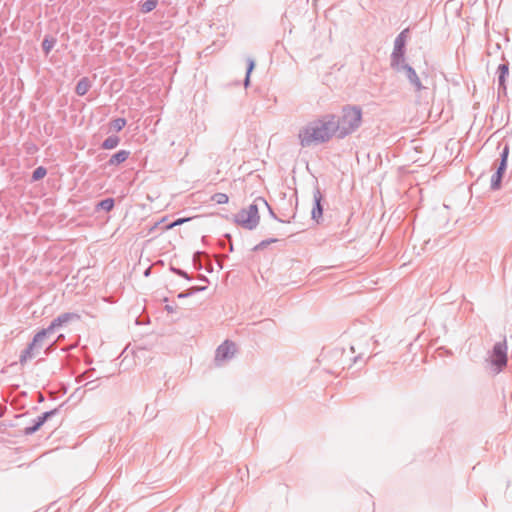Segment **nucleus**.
I'll use <instances>...</instances> for the list:
<instances>
[{"label": "nucleus", "instance_id": "obj_1", "mask_svg": "<svg viewBox=\"0 0 512 512\" xmlns=\"http://www.w3.org/2000/svg\"><path fill=\"white\" fill-rule=\"evenodd\" d=\"M334 124V114H326L319 119L309 122L298 134L300 145L309 147L312 144L328 142L332 137L337 138Z\"/></svg>", "mask_w": 512, "mask_h": 512}, {"label": "nucleus", "instance_id": "obj_2", "mask_svg": "<svg viewBox=\"0 0 512 512\" xmlns=\"http://www.w3.org/2000/svg\"><path fill=\"white\" fill-rule=\"evenodd\" d=\"M337 138L344 139L359 129L362 124V110L359 106L345 105L340 115H334Z\"/></svg>", "mask_w": 512, "mask_h": 512}, {"label": "nucleus", "instance_id": "obj_3", "mask_svg": "<svg viewBox=\"0 0 512 512\" xmlns=\"http://www.w3.org/2000/svg\"><path fill=\"white\" fill-rule=\"evenodd\" d=\"M391 68L397 73H403L412 86L416 94V102L419 105H428L432 98V93L429 88L424 86L416 73L415 69L409 65L406 61L399 63V65L391 66Z\"/></svg>", "mask_w": 512, "mask_h": 512}, {"label": "nucleus", "instance_id": "obj_4", "mask_svg": "<svg viewBox=\"0 0 512 512\" xmlns=\"http://www.w3.org/2000/svg\"><path fill=\"white\" fill-rule=\"evenodd\" d=\"M267 205V201L263 197H257L252 204L246 209L240 210L234 218V221L247 230H254L260 220L259 205Z\"/></svg>", "mask_w": 512, "mask_h": 512}, {"label": "nucleus", "instance_id": "obj_5", "mask_svg": "<svg viewBox=\"0 0 512 512\" xmlns=\"http://www.w3.org/2000/svg\"><path fill=\"white\" fill-rule=\"evenodd\" d=\"M507 343L504 339L501 342H497L494 344L489 359L487 360L491 365L492 372L494 374H499L504 367L507 365Z\"/></svg>", "mask_w": 512, "mask_h": 512}, {"label": "nucleus", "instance_id": "obj_6", "mask_svg": "<svg viewBox=\"0 0 512 512\" xmlns=\"http://www.w3.org/2000/svg\"><path fill=\"white\" fill-rule=\"evenodd\" d=\"M236 351L235 343L229 340H225L221 345L218 346L215 352V362L220 365L222 362L233 358Z\"/></svg>", "mask_w": 512, "mask_h": 512}, {"label": "nucleus", "instance_id": "obj_7", "mask_svg": "<svg viewBox=\"0 0 512 512\" xmlns=\"http://www.w3.org/2000/svg\"><path fill=\"white\" fill-rule=\"evenodd\" d=\"M405 45H406V42H405V40L402 39L401 36H397L395 38L393 51L390 56V67L399 65V63L406 61Z\"/></svg>", "mask_w": 512, "mask_h": 512}, {"label": "nucleus", "instance_id": "obj_8", "mask_svg": "<svg viewBox=\"0 0 512 512\" xmlns=\"http://www.w3.org/2000/svg\"><path fill=\"white\" fill-rule=\"evenodd\" d=\"M497 74H498L497 93H498V97H501L502 95H506V93H507L506 78L509 75L508 61H505V62L499 64V66L497 68Z\"/></svg>", "mask_w": 512, "mask_h": 512}, {"label": "nucleus", "instance_id": "obj_9", "mask_svg": "<svg viewBox=\"0 0 512 512\" xmlns=\"http://www.w3.org/2000/svg\"><path fill=\"white\" fill-rule=\"evenodd\" d=\"M323 196L320 192V189L316 187V189L313 192V201L314 205L311 211L312 219L315 220L317 223H320V220L323 216V205H322Z\"/></svg>", "mask_w": 512, "mask_h": 512}, {"label": "nucleus", "instance_id": "obj_10", "mask_svg": "<svg viewBox=\"0 0 512 512\" xmlns=\"http://www.w3.org/2000/svg\"><path fill=\"white\" fill-rule=\"evenodd\" d=\"M79 318H80V316L76 313H72V312L63 313V314L59 315L58 317H56L55 319H53V321L49 325V330H52V332H54L57 328L65 325L73 320H78Z\"/></svg>", "mask_w": 512, "mask_h": 512}, {"label": "nucleus", "instance_id": "obj_11", "mask_svg": "<svg viewBox=\"0 0 512 512\" xmlns=\"http://www.w3.org/2000/svg\"><path fill=\"white\" fill-rule=\"evenodd\" d=\"M505 171H506V167H503L500 165L497 166L495 173L491 177V182H490L491 190L496 191V190L500 189L501 183H502V178H503Z\"/></svg>", "mask_w": 512, "mask_h": 512}, {"label": "nucleus", "instance_id": "obj_12", "mask_svg": "<svg viewBox=\"0 0 512 512\" xmlns=\"http://www.w3.org/2000/svg\"><path fill=\"white\" fill-rule=\"evenodd\" d=\"M129 155L130 151L119 150L110 157V159L107 161V166H118L125 162L129 158Z\"/></svg>", "mask_w": 512, "mask_h": 512}, {"label": "nucleus", "instance_id": "obj_13", "mask_svg": "<svg viewBox=\"0 0 512 512\" xmlns=\"http://www.w3.org/2000/svg\"><path fill=\"white\" fill-rule=\"evenodd\" d=\"M91 87V81L88 77H82L76 84L75 93L84 96Z\"/></svg>", "mask_w": 512, "mask_h": 512}, {"label": "nucleus", "instance_id": "obj_14", "mask_svg": "<svg viewBox=\"0 0 512 512\" xmlns=\"http://www.w3.org/2000/svg\"><path fill=\"white\" fill-rule=\"evenodd\" d=\"M37 348V345L33 342L29 343L28 346L22 351L20 355V363L24 364L29 359H32L34 357V349Z\"/></svg>", "mask_w": 512, "mask_h": 512}, {"label": "nucleus", "instance_id": "obj_15", "mask_svg": "<svg viewBox=\"0 0 512 512\" xmlns=\"http://www.w3.org/2000/svg\"><path fill=\"white\" fill-rule=\"evenodd\" d=\"M120 143V138L117 135H110L101 144V148L105 150H111L116 148Z\"/></svg>", "mask_w": 512, "mask_h": 512}, {"label": "nucleus", "instance_id": "obj_16", "mask_svg": "<svg viewBox=\"0 0 512 512\" xmlns=\"http://www.w3.org/2000/svg\"><path fill=\"white\" fill-rule=\"evenodd\" d=\"M499 148H501L500 151V159L498 165L506 167L507 168V160L510 152V147L508 143L499 144Z\"/></svg>", "mask_w": 512, "mask_h": 512}, {"label": "nucleus", "instance_id": "obj_17", "mask_svg": "<svg viewBox=\"0 0 512 512\" xmlns=\"http://www.w3.org/2000/svg\"><path fill=\"white\" fill-rule=\"evenodd\" d=\"M126 119L125 118H116V119H113L110 123H109V132L111 131H114V132H120L125 126H126Z\"/></svg>", "mask_w": 512, "mask_h": 512}, {"label": "nucleus", "instance_id": "obj_18", "mask_svg": "<svg viewBox=\"0 0 512 512\" xmlns=\"http://www.w3.org/2000/svg\"><path fill=\"white\" fill-rule=\"evenodd\" d=\"M56 42H57L56 38H54L52 36H48V35L45 36V38L42 41V49H43V52L45 53V55H48L51 52V50L54 48Z\"/></svg>", "mask_w": 512, "mask_h": 512}, {"label": "nucleus", "instance_id": "obj_19", "mask_svg": "<svg viewBox=\"0 0 512 512\" xmlns=\"http://www.w3.org/2000/svg\"><path fill=\"white\" fill-rule=\"evenodd\" d=\"M115 200L113 198H105L96 205V210L111 211L114 208Z\"/></svg>", "mask_w": 512, "mask_h": 512}, {"label": "nucleus", "instance_id": "obj_20", "mask_svg": "<svg viewBox=\"0 0 512 512\" xmlns=\"http://www.w3.org/2000/svg\"><path fill=\"white\" fill-rule=\"evenodd\" d=\"M52 333V330H49V326L45 329H42L40 330L39 332H37L34 337H33V340L32 342L34 344L37 345V348H40L41 347V342L46 338V336L48 334Z\"/></svg>", "mask_w": 512, "mask_h": 512}, {"label": "nucleus", "instance_id": "obj_21", "mask_svg": "<svg viewBox=\"0 0 512 512\" xmlns=\"http://www.w3.org/2000/svg\"><path fill=\"white\" fill-rule=\"evenodd\" d=\"M158 5V0H146L141 3L140 11L142 13H149L153 11Z\"/></svg>", "mask_w": 512, "mask_h": 512}, {"label": "nucleus", "instance_id": "obj_22", "mask_svg": "<svg viewBox=\"0 0 512 512\" xmlns=\"http://www.w3.org/2000/svg\"><path fill=\"white\" fill-rule=\"evenodd\" d=\"M254 68H255V61H254V59L248 58L247 59L246 75H245V79H244L245 87H248L249 84H250V75H251L252 71L254 70Z\"/></svg>", "mask_w": 512, "mask_h": 512}, {"label": "nucleus", "instance_id": "obj_23", "mask_svg": "<svg viewBox=\"0 0 512 512\" xmlns=\"http://www.w3.org/2000/svg\"><path fill=\"white\" fill-rule=\"evenodd\" d=\"M47 174V169L43 166L37 167L33 172L31 176L32 181H39L42 178H44Z\"/></svg>", "mask_w": 512, "mask_h": 512}, {"label": "nucleus", "instance_id": "obj_24", "mask_svg": "<svg viewBox=\"0 0 512 512\" xmlns=\"http://www.w3.org/2000/svg\"><path fill=\"white\" fill-rule=\"evenodd\" d=\"M278 242L277 238H269L266 240H262L260 243H258L256 246H254L253 251H260L268 247V245L272 243Z\"/></svg>", "mask_w": 512, "mask_h": 512}, {"label": "nucleus", "instance_id": "obj_25", "mask_svg": "<svg viewBox=\"0 0 512 512\" xmlns=\"http://www.w3.org/2000/svg\"><path fill=\"white\" fill-rule=\"evenodd\" d=\"M212 200L217 204H226L229 201V197L225 193H215L212 196Z\"/></svg>", "mask_w": 512, "mask_h": 512}, {"label": "nucleus", "instance_id": "obj_26", "mask_svg": "<svg viewBox=\"0 0 512 512\" xmlns=\"http://www.w3.org/2000/svg\"><path fill=\"white\" fill-rule=\"evenodd\" d=\"M41 426L37 423L36 419L33 420V425L26 427L23 431L24 435L29 436L37 432Z\"/></svg>", "mask_w": 512, "mask_h": 512}, {"label": "nucleus", "instance_id": "obj_27", "mask_svg": "<svg viewBox=\"0 0 512 512\" xmlns=\"http://www.w3.org/2000/svg\"><path fill=\"white\" fill-rule=\"evenodd\" d=\"M94 373H95V368H90V369L86 370L85 372H83L81 375H79L76 378V381L78 383H80V382H82L85 379L93 377Z\"/></svg>", "mask_w": 512, "mask_h": 512}, {"label": "nucleus", "instance_id": "obj_28", "mask_svg": "<svg viewBox=\"0 0 512 512\" xmlns=\"http://www.w3.org/2000/svg\"><path fill=\"white\" fill-rule=\"evenodd\" d=\"M170 269L173 273H175L176 275H178L180 277L185 278L188 281H190L192 279L191 276L186 271H184L180 268H176V267L172 266Z\"/></svg>", "mask_w": 512, "mask_h": 512}, {"label": "nucleus", "instance_id": "obj_29", "mask_svg": "<svg viewBox=\"0 0 512 512\" xmlns=\"http://www.w3.org/2000/svg\"><path fill=\"white\" fill-rule=\"evenodd\" d=\"M202 256H203V253L200 251H197L193 255V264L196 269H199V270L202 269V264L200 262V257H202Z\"/></svg>", "mask_w": 512, "mask_h": 512}, {"label": "nucleus", "instance_id": "obj_30", "mask_svg": "<svg viewBox=\"0 0 512 512\" xmlns=\"http://www.w3.org/2000/svg\"><path fill=\"white\" fill-rule=\"evenodd\" d=\"M59 412V409L58 408H55V409H52L50 411H46L44 413H42V416L44 417L45 421H47L48 419H50L51 417L55 416L56 414H58Z\"/></svg>", "mask_w": 512, "mask_h": 512}, {"label": "nucleus", "instance_id": "obj_31", "mask_svg": "<svg viewBox=\"0 0 512 512\" xmlns=\"http://www.w3.org/2000/svg\"><path fill=\"white\" fill-rule=\"evenodd\" d=\"M188 220L189 218H178L175 221H173L170 225H168V228H173L175 226L181 225Z\"/></svg>", "mask_w": 512, "mask_h": 512}, {"label": "nucleus", "instance_id": "obj_32", "mask_svg": "<svg viewBox=\"0 0 512 512\" xmlns=\"http://www.w3.org/2000/svg\"><path fill=\"white\" fill-rule=\"evenodd\" d=\"M206 289H207V286H192V287H190L192 295H194L198 292L205 291Z\"/></svg>", "mask_w": 512, "mask_h": 512}, {"label": "nucleus", "instance_id": "obj_33", "mask_svg": "<svg viewBox=\"0 0 512 512\" xmlns=\"http://www.w3.org/2000/svg\"><path fill=\"white\" fill-rule=\"evenodd\" d=\"M190 296H192V292H191L190 288H189V289H187V290H185V291H183V292H180V293L177 295V297H178L179 299L187 298V297H190Z\"/></svg>", "mask_w": 512, "mask_h": 512}, {"label": "nucleus", "instance_id": "obj_34", "mask_svg": "<svg viewBox=\"0 0 512 512\" xmlns=\"http://www.w3.org/2000/svg\"><path fill=\"white\" fill-rule=\"evenodd\" d=\"M264 206L268 209V211H269V213H270L272 218H274L275 220H277L279 222H283L282 220L278 219V217L276 216V214L274 213L273 209L271 208V206L268 203H267V205H264Z\"/></svg>", "mask_w": 512, "mask_h": 512}, {"label": "nucleus", "instance_id": "obj_35", "mask_svg": "<svg viewBox=\"0 0 512 512\" xmlns=\"http://www.w3.org/2000/svg\"><path fill=\"white\" fill-rule=\"evenodd\" d=\"M36 421H37V423H38L41 427H42V426L45 424V422H46V421H45V419H44V417L42 416V414L36 418Z\"/></svg>", "mask_w": 512, "mask_h": 512}, {"label": "nucleus", "instance_id": "obj_36", "mask_svg": "<svg viewBox=\"0 0 512 512\" xmlns=\"http://www.w3.org/2000/svg\"><path fill=\"white\" fill-rule=\"evenodd\" d=\"M94 383V381H89L87 383H85V387H88L89 390H93L95 389L96 386L92 385Z\"/></svg>", "mask_w": 512, "mask_h": 512}, {"label": "nucleus", "instance_id": "obj_37", "mask_svg": "<svg viewBox=\"0 0 512 512\" xmlns=\"http://www.w3.org/2000/svg\"><path fill=\"white\" fill-rule=\"evenodd\" d=\"M406 33H407V29L400 32L397 36H401L402 39L406 41Z\"/></svg>", "mask_w": 512, "mask_h": 512}, {"label": "nucleus", "instance_id": "obj_38", "mask_svg": "<svg viewBox=\"0 0 512 512\" xmlns=\"http://www.w3.org/2000/svg\"><path fill=\"white\" fill-rule=\"evenodd\" d=\"M165 309H166V311H167L168 313H173V312L175 311V310H174V308H173L172 306H170V305H166V306H165Z\"/></svg>", "mask_w": 512, "mask_h": 512}, {"label": "nucleus", "instance_id": "obj_39", "mask_svg": "<svg viewBox=\"0 0 512 512\" xmlns=\"http://www.w3.org/2000/svg\"><path fill=\"white\" fill-rule=\"evenodd\" d=\"M198 279L201 280V281L208 282V278L206 276H204V275H199Z\"/></svg>", "mask_w": 512, "mask_h": 512}, {"label": "nucleus", "instance_id": "obj_40", "mask_svg": "<svg viewBox=\"0 0 512 512\" xmlns=\"http://www.w3.org/2000/svg\"><path fill=\"white\" fill-rule=\"evenodd\" d=\"M362 354L359 353L357 356L354 357L353 362L357 363L359 359H361Z\"/></svg>", "mask_w": 512, "mask_h": 512}, {"label": "nucleus", "instance_id": "obj_41", "mask_svg": "<svg viewBox=\"0 0 512 512\" xmlns=\"http://www.w3.org/2000/svg\"><path fill=\"white\" fill-rule=\"evenodd\" d=\"M229 251H230V252H232V251H233V245H232V244H230V246H229Z\"/></svg>", "mask_w": 512, "mask_h": 512}, {"label": "nucleus", "instance_id": "obj_42", "mask_svg": "<svg viewBox=\"0 0 512 512\" xmlns=\"http://www.w3.org/2000/svg\"><path fill=\"white\" fill-rule=\"evenodd\" d=\"M351 351H352L353 353H355V347H354V346H351Z\"/></svg>", "mask_w": 512, "mask_h": 512}, {"label": "nucleus", "instance_id": "obj_43", "mask_svg": "<svg viewBox=\"0 0 512 512\" xmlns=\"http://www.w3.org/2000/svg\"><path fill=\"white\" fill-rule=\"evenodd\" d=\"M148 274H149V269H147V270L145 271V275H148Z\"/></svg>", "mask_w": 512, "mask_h": 512}]
</instances>
